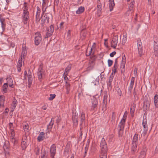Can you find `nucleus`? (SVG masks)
Segmentation results:
<instances>
[{
    "label": "nucleus",
    "instance_id": "obj_1",
    "mask_svg": "<svg viewBox=\"0 0 158 158\" xmlns=\"http://www.w3.org/2000/svg\"><path fill=\"white\" fill-rule=\"evenodd\" d=\"M101 152L100 155V158H107V147L105 139L103 138L100 143Z\"/></svg>",
    "mask_w": 158,
    "mask_h": 158
},
{
    "label": "nucleus",
    "instance_id": "obj_2",
    "mask_svg": "<svg viewBox=\"0 0 158 158\" xmlns=\"http://www.w3.org/2000/svg\"><path fill=\"white\" fill-rule=\"evenodd\" d=\"M42 40V36L40 32H36L35 34V45H38Z\"/></svg>",
    "mask_w": 158,
    "mask_h": 158
},
{
    "label": "nucleus",
    "instance_id": "obj_3",
    "mask_svg": "<svg viewBox=\"0 0 158 158\" xmlns=\"http://www.w3.org/2000/svg\"><path fill=\"white\" fill-rule=\"evenodd\" d=\"M154 50L155 56H158V38L156 37L154 38Z\"/></svg>",
    "mask_w": 158,
    "mask_h": 158
},
{
    "label": "nucleus",
    "instance_id": "obj_4",
    "mask_svg": "<svg viewBox=\"0 0 158 158\" xmlns=\"http://www.w3.org/2000/svg\"><path fill=\"white\" fill-rule=\"evenodd\" d=\"M54 30V25H51L48 28L45 38H48L51 36Z\"/></svg>",
    "mask_w": 158,
    "mask_h": 158
},
{
    "label": "nucleus",
    "instance_id": "obj_5",
    "mask_svg": "<svg viewBox=\"0 0 158 158\" xmlns=\"http://www.w3.org/2000/svg\"><path fill=\"white\" fill-rule=\"evenodd\" d=\"M142 125L143 127V131L142 133V135L145 136L147 134L148 129V127L147 123V120L146 119H143L142 122Z\"/></svg>",
    "mask_w": 158,
    "mask_h": 158
},
{
    "label": "nucleus",
    "instance_id": "obj_6",
    "mask_svg": "<svg viewBox=\"0 0 158 158\" xmlns=\"http://www.w3.org/2000/svg\"><path fill=\"white\" fill-rule=\"evenodd\" d=\"M29 18V13H23L22 17V22L24 24L27 23Z\"/></svg>",
    "mask_w": 158,
    "mask_h": 158
},
{
    "label": "nucleus",
    "instance_id": "obj_7",
    "mask_svg": "<svg viewBox=\"0 0 158 158\" xmlns=\"http://www.w3.org/2000/svg\"><path fill=\"white\" fill-rule=\"evenodd\" d=\"M102 6L100 0H98L97 2V14L98 16H100L101 14Z\"/></svg>",
    "mask_w": 158,
    "mask_h": 158
},
{
    "label": "nucleus",
    "instance_id": "obj_8",
    "mask_svg": "<svg viewBox=\"0 0 158 158\" xmlns=\"http://www.w3.org/2000/svg\"><path fill=\"white\" fill-rule=\"evenodd\" d=\"M118 42V35L113 37L111 42V47L115 48Z\"/></svg>",
    "mask_w": 158,
    "mask_h": 158
},
{
    "label": "nucleus",
    "instance_id": "obj_9",
    "mask_svg": "<svg viewBox=\"0 0 158 158\" xmlns=\"http://www.w3.org/2000/svg\"><path fill=\"white\" fill-rule=\"evenodd\" d=\"M137 47L139 54L141 56L143 53L142 43L140 40H137Z\"/></svg>",
    "mask_w": 158,
    "mask_h": 158
},
{
    "label": "nucleus",
    "instance_id": "obj_10",
    "mask_svg": "<svg viewBox=\"0 0 158 158\" xmlns=\"http://www.w3.org/2000/svg\"><path fill=\"white\" fill-rule=\"evenodd\" d=\"M37 75L38 78L40 80L42 79L44 76V73L43 70L41 66H40V68L38 69Z\"/></svg>",
    "mask_w": 158,
    "mask_h": 158
},
{
    "label": "nucleus",
    "instance_id": "obj_11",
    "mask_svg": "<svg viewBox=\"0 0 158 158\" xmlns=\"http://www.w3.org/2000/svg\"><path fill=\"white\" fill-rule=\"evenodd\" d=\"M37 11L36 15V20L35 21L36 23H39L40 20V14L41 12V10L40 8L37 6L36 7Z\"/></svg>",
    "mask_w": 158,
    "mask_h": 158
},
{
    "label": "nucleus",
    "instance_id": "obj_12",
    "mask_svg": "<svg viewBox=\"0 0 158 158\" xmlns=\"http://www.w3.org/2000/svg\"><path fill=\"white\" fill-rule=\"evenodd\" d=\"M56 148L55 145L53 144L51 147L50 148V152L51 156L52 158L54 157L56 154Z\"/></svg>",
    "mask_w": 158,
    "mask_h": 158
},
{
    "label": "nucleus",
    "instance_id": "obj_13",
    "mask_svg": "<svg viewBox=\"0 0 158 158\" xmlns=\"http://www.w3.org/2000/svg\"><path fill=\"white\" fill-rule=\"evenodd\" d=\"M94 65L95 63L94 61L92 60L89 61V63L88 67L86 68V71H89L92 70Z\"/></svg>",
    "mask_w": 158,
    "mask_h": 158
},
{
    "label": "nucleus",
    "instance_id": "obj_14",
    "mask_svg": "<svg viewBox=\"0 0 158 158\" xmlns=\"http://www.w3.org/2000/svg\"><path fill=\"white\" fill-rule=\"evenodd\" d=\"M3 148L5 151V155L6 156L9 155V145L8 143H4L3 146Z\"/></svg>",
    "mask_w": 158,
    "mask_h": 158
},
{
    "label": "nucleus",
    "instance_id": "obj_15",
    "mask_svg": "<svg viewBox=\"0 0 158 158\" xmlns=\"http://www.w3.org/2000/svg\"><path fill=\"white\" fill-rule=\"evenodd\" d=\"M125 123H122L121 121H120L119 124L118 125V133L119 135H120L121 134V131L122 130H123L124 128V126Z\"/></svg>",
    "mask_w": 158,
    "mask_h": 158
},
{
    "label": "nucleus",
    "instance_id": "obj_16",
    "mask_svg": "<svg viewBox=\"0 0 158 158\" xmlns=\"http://www.w3.org/2000/svg\"><path fill=\"white\" fill-rule=\"evenodd\" d=\"M134 81L135 78L132 77L131 78L129 87L128 88V91L130 93L131 92V90L133 88V86L134 83Z\"/></svg>",
    "mask_w": 158,
    "mask_h": 158
},
{
    "label": "nucleus",
    "instance_id": "obj_17",
    "mask_svg": "<svg viewBox=\"0 0 158 158\" xmlns=\"http://www.w3.org/2000/svg\"><path fill=\"white\" fill-rule=\"evenodd\" d=\"M150 107V104L148 100H145L144 102L143 109L144 110H148Z\"/></svg>",
    "mask_w": 158,
    "mask_h": 158
},
{
    "label": "nucleus",
    "instance_id": "obj_18",
    "mask_svg": "<svg viewBox=\"0 0 158 158\" xmlns=\"http://www.w3.org/2000/svg\"><path fill=\"white\" fill-rule=\"evenodd\" d=\"M43 15H42L41 16V21L42 23H44L46 22V21L48 23L49 22V18L48 16V15L46 14H45L44 16H43Z\"/></svg>",
    "mask_w": 158,
    "mask_h": 158
},
{
    "label": "nucleus",
    "instance_id": "obj_19",
    "mask_svg": "<svg viewBox=\"0 0 158 158\" xmlns=\"http://www.w3.org/2000/svg\"><path fill=\"white\" fill-rule=\"evenodd\" d=\"M6 80L7 82L6 83H7V85H8L10 87L13 88V82L12 79L11 77H7Z\"/></svg>",
    "mask_w": 158,
    "mask_h": 158
},
{
    "label": "nucleus",
    "instance_id": "obj_20",
    "mask_svg": "<svg viewBox=\"0 0 158 158\" xmlns=\"http://www.w3.org/2000/svg\"><path fill=\"white\" fill-rule=\"evenodd\" d=\"M28 87H30L32 84L33 79L31 73L28 76Z\"/></svg>",
    "mask_w": 158,
    "mask_h": 158
},
{
    "label": "nucleus",
    "instance_id": "obj_21",
    "mask_svg": "<svg viewBox=\"0 0 158 158\" xmlns=\"http://www.w3.org/2000/svg\"><path fill=\"white\" fill-rule=\"evenodd\" d=\"M98 104V101L96 99L93 100L92 102V106L91 109L94 110L97 106Z\"/></svg>",
    "mask_w": 158,
    "mask_h": 158
},
{
    "label": "nucleus",
    "instance_id": "obj_22",
    "mask_svg": "<svg viewBox=\"0 0 158 158\" xmlns=\"http://www.w3.org/2000/svg\"><path fill=\"white\" fill-rule=\"evenodd\" d=\"M77 115L76 113L73 114L72 116V120L74 123L77 124H78Z\"/></svg>",
    "mask_w": 158,
    "mask_h": 158
},
{
    "label": "nucleus",
    "instance_id": "obj_23",
    "mask_svg": "<svg viewBox=\"0 0 158 158\" xmlns=\"http://www.w3.org/2000/svg\"><path fill=\"white\" fill-rule=\"evenodd\" d=\"M135 107L136 105L134 103H133V104L131 105V106L130 113L131 114V116L132 117L134 116V114L135 111Z\"/></svg>",
    "mask_w": 158,
    "mask_h": 158
},
{
    "label": "nucleus",
    "instance_id": "obj_24",
    "mask_svg": "<svg viewBox=\"0 0 158 158\" xmlns=\"http://www.w3.org/2000/svg\"><path fill=\"white\" fill-rule=\"evenodd\" d=\"M72 67V65L71 64H69L67 66V67L65 68V71L63 75H67L69 73L70 71V70L71 69Z\"/></svg>",
    "mask_w": 158,
    "mask_h": 158
},
{
    "label": "nucleus",
    "instance_id": "obj_25",
    "mask_svg": "<svg viewBox=\"0 0 158 158\" xmlns=\"http://www.w3.org/2000/svg\"><path fill=\"white\" fill-rule=\"evenodd\" d=\"M22 58H21V59H19L18 62L17 63V67L18 69V71L19 72H20L21 70V67L22 66V60H21Z\"/></svg>",
    "mask_w": 158,
    "mask_h": 158
},
{
    "label": "nucleus",
    "instance_id": "obj_26",
    "mask_svg": "<svg viewBox=\"0 0 158 158\" xmlns=\"http://www.w3.org/2000/svg\"><path fill=\"white\" fill-rule=\"evenodd\" d=\"M109 7L110 11H111L113 9V8L115 5L114 0H109Z\"/></svg>",
    "mask_w": 158,
    "mask_h": 158
},
{
    "label": "nucleus",
    "instance_id": "obj_27",
    "mask_svg": "<svg viewBox=\"0 0 158 158\" xmlns=\"http://www.w3.org/2000/svg\"><path fill=\"white\" fill-rule=\"evenodd\" d=\"M44 134V133L43 132L40 133L37 138L39 142H40L43 140Z\"/></svg>",
    "mask_w": 158,
    "mask_h": 158
},
{
    "label": "nucleus",
    "instance_id": "obj_28",
    "mask_svg": "<svg viewBox=\"0 0 158 158\" xmlns=\"http://www.w3.org/2000/svg\"><path fill=\"white\" fill-rule=\"evenodd\" d=\"M154 102L156 107H158V95L156 94L154 98Z\"/></svg>",
    "mask_w": 158,
    "mask_h": 158
},
{
    "label": "nucleus",
    "instance_id": "obj_29",
    "mask_svg": "<svg viewBox=\"0 0 158 158\" xmlns=\"http://www.w3.org/2000/svg\"><path fill=\"white\" fill-rule=\"evenodd\" d=\"M147 152V149L146 148H143L141 151L140 153V156L141 158H144L145 157L146 154Z\"/></svg>",
    "mask_w": 158,
    "mask_h": 158
},
{
    "label": "nucleus",
    "instance_id": "obj_30",
    "mask_svg": "<svg viewBox=\"0 0 158 158\" xmlns=\"http://www.w3.org/2000/svg\"><path fill=\"white\" fill-rule=\"evenodd\" d=\"M21 146L23 150H25L27 146V141L25 140H23L22 139V142L21 143Z\"/></svg>",
    "mask_w": 158,
    "mask_h": 158
},
{
    "label": "nucleus",
    "instance_id": "obj_31",
    "mask_svg": "<svg viewBox=\"0 0 158 158\" xmlns=\"http://www.w3.org/2000/svg\"><path fill=\"white\" fill-rule=\"evenodd\" d=\"M84 7L82 6L80 7L78 10L76 11V13L79 14L82 13L84 11Z\"/></svg>",
    "mask_w": 158,
    "mask_h": 158
},
{
    "label": "nucleus",
    "instance_id": "obj_32",
    "mask_svg": "<svg viewBox=\"0 0 158 158\" xmlns=\"http://www.w3.org/2000/svg\"><path fill=\"white\" fill-rule=\"evenodd\" d=\"M80 119L81 121L80 124L81 125L84 122L85 119V114L83 112H82L81 113L80 116Z\"/></svg>",
    "mask_w": 158,
    "mask_h": 158
},
{
    "label": "nucleus",
    "instance_id": "obj_33",
    "mask_svg": "<svg viewBox=\"0 0 158 158\" xmlns=\"http://www.w3.org/2000/svg\"><path fill=\"white\" fill-rule=\"evenodd\" d=\"M23 129L25 131H27L29 128V126L28 123L25 122H23Z\"/></svg>",
    "mask_w": 158,
    "mask_h": 158
},
{
    "label": "nucleus",
    "instance_id": "obj_34",
    "mask_svg": "<svg viewBox=\"0 0 158 158\" xmlns=\"http://www.w3.org/2000/svg\"><path fill=\"white\" fill-rule=\"evenodd\" d=\"M125 56H124L123 57L122 60L121 64V68L122 67L123 69H124L125 67L126 61V58L125 57Z\"/></svg>",
    "mask_w": 158,
    "mask_h": 158
},
{
    "label": "nucleus",
    "instance_id": "obj_35",
    "mask_svg": "<svg viewBox=\"0 0 158 158\" xmlns=\"http://www.w3.org/2000/svg\"><path fill=\"white\" fill-rule=\"evenodd\" d=\"M66 93L68 94L69 93L70 90V85L69 83L66 81Z\"/></svg>",
    "mask_w": 158,
    "mask_h": 158
},
{
    "label": "nucleus",
    "instance_id": "obj_36",
    "mask_svg": "<svg viewBox=\"0 0 158 158\" xmlns=\"http://www.w3.org/2000/svg\"><path fill=\"white\" fill-rule=\"evenodd\" d=\"M137 144V143L133 142H132V150L134 152L136 150Z\"/></svg>",
    "mask_w": 158,
    "mask_h": 158
},
{
    "label": "nucleus",
    "instance_id": "obj_37",
    "mask_svg": "<svg viewBox=\"0 0 158 158\" xmlns=\"http://www.w3.org/2000/svg\"><path fill=\"white\" fill-rule=\"evenodd\" d=\"M52 118L51 119V121H50V123L47 126V129L50 131L51 130L53 125L54 124V121H52Z\"/></svg>",
    "mask_w": 158,
    "mask_h": 158
},
{
    "label": "nucleus",
    "instance_id": "obj_38",
    "mask_svg": "<svg viewBox=\"0 0 158 158\" xmlns=\"http://www.w3.org/2000/svg\"><path fill=\"white\" fill-rule=\"evenodd\" d=\"M127 111H125L124 112V114L123 116V117L121 121V122L122 123L125 122L127 118Z\"/></svg>",
    "mask_w": 158,
    "mask_h": 158
},
{
    "label": "nucleus",
    "instance_id": "obj_39",
    "mask_svg": "<svg viewBox=\"0 0 158 158\" xmlns=\"http://www.w3.org/2000/svg\"><path fill=\"white\" fill-rule=\"evenodd\" d=\"M4 97L2 96H0V106L3 107L4 105Z\"/></svg>",
    "mask_w": 158,
    "mask_h": 158
},
{
    "label": "nucleus",
    "instance_id": "obj_40",
    "mask_svg": "<svg viewBox=\"0 0 158 158\" xmlns=\"http://www.w3.org/2000/svg\"><path fill=\"white\" fill-rule=\"evenodd\" d=\"M17 100L15 98L13 101V102L11 104V106H12V108H13L14 109H15L16 107L17 104Z\"/></svg>",
    "mask_w": 158,
    "mask_h": 158
},
{
    "label": "nucleus",
    "instance_id": "obj_41",
    "mask_svg": "<svg viewBox=\"0 0 158 158\" xmlns=\"http://www.w3.org/2000/svg\"><path fill=\"white\" fill-rule=\"evenodd\" d=\"M133 12V10H129L126 13L125 15L127 16H131Z\"/></svg>",
    "mask_w": 158,
    "mask_h": 158
},
{
    "label": "nucleus",
    "instance_id": "obj_42",
    "mask_svg": "<svg viewBox=\"0 0 158 158\" xmlns=\"http://www.w3.org/2000/svg\"><path fill=\"white\" fill-rule=\"evenodd\" d=\"M1 27L2 29V33L4 32L6 29V23L5 21L1 22Z\"/></svg>",
    "mask_w": 158,
    "mask_h": 158
},
{
    "label": "nucleus",
    "instance_id": "obj_43",
    "mask_svg": "<svg viewBox=\"0 0 158 158\" xmlns=\"http://www.w3.org/2000/svg\"><path fill=\"white\" fill-rule=\"evenodd\" d=\"M108 94L107 92L104 93V95L103 99V103H107V102Z\"/></svg>",
    "mask_w": 158,
    "mask_h": 158
},
{
    "label": "nucleus",
    "instance_id": "obj_44",
    "mask_svg": "<svg viewBox=\"0 0 158 158\" xmlns=\"http://www.w3.org/2000/svg\"><path fill=\"white\" fill-rule=\"evenodd\" d=\"M27 4L26 2H24V5L23 7V13H29L28 10V7L25 4Z\"/></svg>",
    "mask_w": 158,
    "mask_h": 158
},
{
    "label": "nucleus",
    "instance_id": "obj_45",
    "mask_svg": "<svg viewBox=\"0 0 158 158\" xmlns=\"http://www.w3.org/2000/svg\"><path fill=\"white\" fill-rule=\"evenodd\" d=\"M113 77L114 76H113V73H112L109 77V81L108 83V85L109 86H110L111 85V82L112 81Z\"/></svg>",
    "mask_w": 158,
    "mask_h": 158
},
{
    "label": "nucleus",
    "instance_id": "obj_46",
    "mask_svg": "<svg viewBox=\"0 0 158 158\" xmlns=\"http://www.w3.org/2000/svg\"><path fill=\"white\" fill-rule=\"evenodd\" d=\"M7 83H5L2 86V90L5 93H6L7 92V89L8 87Z\"/></svg>",
    "mask_w": 158,
    "mask_h": 158
},
{
    "label": "nucleus",
    "instance_id": "obj_47",
    "mask_svg": "<svg viewBox=\"0 0 158 158\" xmlns=\"http://www.w3.org/2000/svg\"><path fill=\"white\" fill-rule=\"evenodd\" d=\"M132 142L138 143V135L137 134H135L133 138V140Z\"/></svg>",
    "mask_w": 158,
    "mask_h": 158
},
{
    "label": "nucleus",
    "instance_id": "obj_48",
    "mask_svg": "<svg viewBox=\"0 0 158 158\" xmlns=\"http://www.w3.org/2000/svg\"><path fill=\"white\" fill-rule=\"evenodd\" d=\"M4 15L3 14H0V22L5 21V19L4 17Z\"/></svg>",
    "mask_w": 158,
    "mask_h": 158
},
{
    "label": "nucleus",
    "instance_id": "obj_49",
    "mask_svg": "<svg viewBox=\"0 0 158 158\" xmlns=\"http://www.w3.org/2000/svg\"><path fill=\"white\" fill-rule=\"evenodd\" d=\"M134 2H131L129 5V10H133V7L134 6Z\"/></svg>",
    "mask_w": 158,
    "mask_h": 158
},
{
    "label": "nucleus",
    "instance_id": "obj_50",
    "mask_svg": "<svg viewBox=\"0 0 158 158\" xmlns=\"http://www.w3.org/2000/svg\"><path fill=\"white\" fill-rule=\"evenodd\" d=\"M11 136L10 138H14L15 135V132L13 129H11Z\"/></svg>",
    "mask_w": 158,
    "mask_h": 158
},
{
    "label": "nucleus",
    "instance_id": "obj_51",
    "mask_svg": "<svg viewBox=\"0 0 158 158\" xmlns=\"http://www.w3.org/2000/svg\"><path fill=\"white\" fill-rule=\"evenodd\" d=\"M127 36L126 35H123V37L122 41V44H124L125 43L127 40Z\"/></svg>",
    "mask_w": 158,
    "mask_h": 158
},
{
    "label": "nucleus",
    "instance_id": "obj_52",
    "mask_svg": "<svg viewBox=\"0 0 158 158\" xmlns=\"http://www.w3.org/2000/svg\"><path fill=\"white\" fill-rule=\"evenodd\" d=\"M103 103V106L102 107V110L103 111H104L106 109V105H107V103L106 102V103L104 102V103Z\"/></svg>",
    "mask_w": 158,
    "mask_h": 158
},
{
    "label": "nucleus",
    "instance_id": "obj_53",
    "mask_svg": "<svg viewBox=\"0 0 158 158\" xmlns=\"http://www.w3.org/2000/svg\"><path fill=\"white\" fill-rule=\"evenodd\" d=\"M56 95L55 94H50V97L48 99L49 100H52L54 98H55Z\"/></svg>",
    "mask_w": 158,
    "mask_h": 158
},
{
    "label": "nucleus",
    "instance_id": "obj_54",
    "mask_svg": "<svg viewBox=\"0 0 158 158\" xmlns=\"http://www.w3.org/2000/svg\"><path fill=\"white\" fill-rule=\"evenodd\" d=\"M113 63V61L112 60L110 59H109L108 60V65L109 67L111 66L112 65Z\"/></svg>",
    "mask_w": 158,
    "mask_h": 158
},
{
    "label": "nucleus",
    "instance_id": "obj_55",
    "mask_svg": "<svg viewBox=\"0 0 158 158\" xmlns=\"http://www.w3.org/2000/svg\"><path fill=\"white\" fill-rule=\"evenodd\" d=\"M43 2L42 3V6H45L46 3L48 2V0H42Z\"/></svg>",
    "mask_w": 158,
    "mask_h": 158
},
{
    "label": "nucleus",
    "instance_id": "obj_56",
    "mask_svg": "<svg viewBox=\"0 0 158 158\" xmlns=\"http://www.w3.org/2000/svg\"><path fill=\"white\" fill-rule=\"evenodd\" d=\"M26 47L25 45H23L22 48V54H23V53H24V54H25L26 53Z\"/></svg>",
    "mask_w": 158,
    "mask_h": 158
},
{
    "label": "nucleus",
    "instance_id": "obj_57",
    "mask_svg": "<svg viewBox=\"0 0 158 158\" xmlns=\"http://www.w3.org/2000/svg\"><path fill=\"white\" fill-rule=\"evenodd\" d=\"M64 23L63 22H62L61 23H60V27L58 28V29H59L60 28V29H61L62 28H63V25Z\"/></svg>",
    "mask_w": 158,
    "mask_h": 158
},
{
    "label": "nucleus",
    "instance_id": "obj_58",
    "mask_svg": "<svg viewBox=\"0 0 158 158\" xmlns=\"http://www.w3.org/2000/svg\"><path fill=\"white\" fill-rule=\"evenodd\" d=\"M116 54V52L115 51L113 52L110 54V56L111 57H113Z\"/></svg>",
    "mask_w": 158,
    "mask_h": 158
},
{
    "label": "nucleus",
    "instance_id": "obj_59",
    "mask_svg": "<svg viewBox=\"0 0 158 158\" xmlns=\"http://www.w3.org/2000/svg\"><path fill=\"white\" fill-rule=\"evenodd\" d=\"M9 127H10V130H11V129H13V124L12 123H9Z\"/></svg>",
    "mask_w": 158,
    "mask_h": 158
},
{
    "label": "nucleus",
    "instance_id": "obj_60",
    "mask_svg": "<svg viewBox=\"0 0 158 158\" xmlns=\"http://www.w3.org/2000/svg\"><path fill=\"white\" fill-rule=\"evenodd\" d=\"M59 3V0H54V4L56 6H57Z\"/></svg>",
    "mask_w": 158,
    "mask_h": 158
},
{
    "label": "nucleus",
    "instance_id": "obj_61",
    "mask_svg": "<svg viewBox=\"0 0 158 158\" xmlns=\"http://www.w3.org/2000/svg\"><path fill=\"white\" fill-rule=\"evenodd\" d=\"M10 140L11 142L14 143V144L15 143V138H10Z\"/></svg>",
    "mask_w": 158,
    "mask_h": 158
},
{
    "label": "nucleus",
    "instance_id": "obj_62",
    "mask_svg": "<svg viewBox=\"0 0 158 158\" xmlns=\"http://www.w3.org/2000/svg\"><path fill=\"white\" fill-rule=\"evenodd\" d=\"M45 6H44V7H42V14L43 15H44V12L46 11V9L47 8V7H46L45 9H44V8Z\"/></svg>",
    "mask_w": 158,
    "mask_h": 158
},
{
    "label": "nucleus",
    "instance_id": "obj_63",
    "mask_svg": "<svg viewBox=\"0 0 158 158\" xmlns=\"http://www.w3.org/2000/svg\"><path fill=\"white\" fill-rule=\"evenodd\" d=\"M104 74L103 73V72L101 73L100 74V78H101V79H102V78H103L104 77Z\"/></svg>",
    "mask_w": 158,
    "mask_h": 158
},
{
    "label": "nucleus",
    "instance_id": "obj_64",
    "mask_svg": "<svg viewBox=\"0 0 158 158\" xmlns=\"http://www.w3.org/2000/svg\"><path fill=\"white\" fill-rule=\"evenodd\" d=\"M118 93L120 96H121L122 95V92L121 90L119 89L118 91Z\"/></svg>",
    "mask_w": 158,
    "mask_h": 158
}]
</instances>
